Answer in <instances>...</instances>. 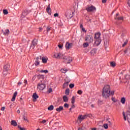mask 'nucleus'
Returning a JSON list of instances; mask_svg holds the SVG:
<instances>
[{"instance_id":"nucleus-1","label":"nucleus","mask_w":130,"mask_h":130,"mask_svg":"<svg viewBox=\"0 0 130 130\" xmlns=\"http://www.w3.org/2000/svg\"><path fill=\"white\" fill-rule=\"evenodd\" d=\"M110 91H111L110 86L108 85H105L102 90L103 97L106 99L109 98V96H110Z\"/></svg>"},{"instance_id":"nucleus-2","label":"nucleus","mask_w":130,"mask_h":130,"mask_svg":"<svg viewBox=\"0 0 130 130\" xmlns=\"http://www.w3.org/2000/svg\"><path fill=\"white\" fill-rule=\"evenodd\" d=\"M62 59L65 63H71L73 61V58L70 56H63Z\"/></svg>"},{"instance_id":"nucleus-3","label":"nucleus","mask_w":130,"mask_h":130,"mask_svg":"<svg viewBox=\"0 0 130 130\" xmlns=\"http://www.w3.org/2000/svg\"><path fill=\"white\" fill-rule=\"evenodd\" d=\"M126 115H125V113L124 112H123V116L124 120H127L128 122L130 124V111H128L126 113Z\"/></svg>"},{"instance_id":"nucleus-4","label":"nucleus","mask_w":130,"mask_h":130,"mask_svg":"<svg viewBox=\"0 0 130 130\" xmlns=\"http://www.w3.org/2000/svg\"><path fill=\"white\" fill-rule=\"evenodd\" d=\"M64 55L61 53H55L53 57L57 59H62Z\"/></svg>"},{"instance_id":"nucleus-5","label":"nucleus","mask_w":130,"mask_h":130,"mask_svg":"<svg viewBox=\"0 0 130 130\" xmlns=\"http://www.w3.org/2000/svg\"><path fill=\"white\" fill-rule=\"evenodd\" d=\"M94 40V38H93V36L91 35H87L85 37V41L87 42V43H92Z\"/></svg>"},{"instance_id":"nucleus-6","label":"nucleus","mask_w":130,"mask_h":130,"mask_svg":"<svg viewBox=\"0 0 130 130\" xmlns=\"http://www.w3.org/2000/svg\"><path fill=\"white\" fill-rule=\"evenodd\" d=\"M87 118V115H79L77 118V122H79V123H81L84 119H86Z\"/></svg>"},{"instance_id":"nucleus-7","label":"nucleus","mask_w":130,"mask_h":130,"mask_svg":"<svg viewBox=\"0 0 130 130\" xmlns=\"http://www.w3.org/2000/svg\"><path fill=\"white\" fill-rule=\"evenodd\" d=\"M45 84L43 83L42 82L41 83H39L37 85V89L38 90H40V91H42L45 89Z\"/></svg>"},{"instance_id":"nucleus-8","label":"nucleus","mask_w":130,"mask_h":130,"mask_svg":"<svg viewBox=\"0 0 130 130\" xmlns=\"http://www.w3.org/2000/svg\"><path fill=\"white\" fill-rule=\"evenodd\" d=\"M86 10H87V12H92L96 11V7L91 6H88L86 8Z\"/></svg>"},{"instance_id":"nucleus-9","label":"nucleus","mask_w":130,"mask_h":130,"mask_svg":"<svg viewBox=\"0 0 130 130\" xmlns=\"http://www.w3.org/2000/svg\"><path fill=\"white\" fill-rule=\"evenodd\" d=\"M69 78H66V82H65L63 84V89H66V88L67 87H68V86H69V83L71 82V79H69Z\"/></svg>"},{"instance_id":"nucleus-10","label":"nucleus","mask_w":130,"mask_h":130,"mask_svg":"<svg viewBox=\"0 0 130 130\" xmlns=\"http://www.w3.org/2000/svg\"><path fill=\"white\" fill-rule=\"evenodd\" d=\"M67 19H72L74 16V12H68L66 14Z\"/></svg>"},{"instance_id":"nucleus-11","label":"nucleus","mask_w":130,"mask_h":130,"mask_svg":"<svg viewBox=\"0 0 130 130\" xmlns=\"http://www.w3.org/2000/svg\"><path fill=\"white\" fill-rule=\"evenodd\" d=\"M115 20H118V21H123V17H119V14L117 13L115 16Z\"/></svg>"},{"instance_id":"nucleus-12","label":"nucleus","mask_w":130,"mask_h":130,"mask_svg":"<svg viewBox=\"0 0 130 130\" xmlns=\"http://www.w3.org/2000/svg\"><path fill=\"white\" fill-rule=\"evenodd\" d=\"M9 70H10V64L7 63L4 65V72H8Z\"/></svg>"},{"instance_id":"nucleus-13","label":"nucleus","mask_w":130,"mask_h":130,"mask_svg":"<svg viewBox=\"0 0 130 130\" xmlns=\"http://www.w3.org/2000/svg\"><path fill=\"white\" fill-rule=\"evenodd\" d=\"M65 46L66 49L69 50L70 48H72V46H73V43H69V42H67Z\"/></svg>"},{"instance_id":"nucleus-14","label":"nucleus","mask_w":130,"mask_h":130,"mask_svg":"<svg viewBox=\"0 0 130 130\" xmlns=\"http://www.w3.org/2000/svg\"><path fill=\"white\" fill-rule=\"evenodd\" d=\"M38 98H39V96H38L37 93H34L32 94V99H33L32 101H34V102H36V101L38 99Z\"/></svg>"},{"instance_id":"nucleus-15","label":"nucleus","mask_w":130,"mask_h":130,"mask_svg":"<svg viewBox=\"0 0 130 130\" xmlns=\"http://www.w3.org/2000/svg\"><path fill=\"white\" fill-rule=\"evenodd\" d=\"M95 41L94 43V46H98L101 43V39H95Z\"/></svg>"},{"instance_id":"nucleus-16","label":"nucleus","mask_w":130,"mask_h":130,"mask_svg":"<svg viewBox=\"0 0 130 130\" xmlns=\"http://www.w3.org/2000/svg\"><path fill=\"white\" fill-rule=\"evenodd\" d=\"M109 45V39H105L104 40V46L105 48H107L108 46Z\"/></svg>"},{"instance_id":"nucleus-17","label":"nucleus","mask_w":130,"mask_h":130,"mask_svg":"<svg viewBox=\"0 0 130 130\" xmlns=\"http://www.w3.org/2000/svg\"><path fill=\"white\" fill-rule=\"evenodd\" d=\"M38 80H40L41 83H42L44 80V76L39 75L37 76Z\"/></svg>"},{"instance_id":"nucleus-18","label":"nucleus","mask_w":130,"mask_h":130,"mask_svg":"<svg viewBox=\"0 0 130 130\" xmlns=\"http://www.w3.org/2000/svg\"><path fill=\"white\" fill-rule=\"evenodd\" d=\"M17 95H18V91H15L13 94V96L11 99V101L12 102H14V101H15V100H16V97H17Z\"/></svg>"},{"instance_id":"nucleus-19","label":"nucleus","mask_w":130,"mask_h":130,"mask_svg":"<svg viewBox=\"0 0 130 130\" xmlns=\"http://www.w3.org/2000/svg\"><path fill=\"white\" fill-rule=\"evenodd\" d=\"M40 59H42V61L43 63H46L47 62V60L48 59L45 57H42L41 58V57H40Z\"/></svg>"},{"instance_id":"nucleus-20","label":"nucleus","mask_w":130,"mask_h":130,"mask_svg":"<svg viewBox=\"0 0 130 130\" xmlns=\"http://www.w3.org/2000/svg\"><path fill=\"white\" fill-rule=\"evenodd\" d=\"M46 11L49 15H51V9H50V4L48 6Z\"/></svg>"},{"instance_id":"nucleus-21","label":"nucleus","mask_w":130,"mask_h":130,"mask_svg":"<svg viewBox=\"0 0 130 130\" xmlns=\"http://www.w3.org/2000/svg\"><path fill=\"white\" fill-rule=\"evenodd\" d=\"M63 110V107L62 106H59L58 108L56 109V111L57 112H60V111H62Z\"/></svg>"},{"instance_id":"nucleus-22","label":"nucleus","mask_w":130,"mask_h":130,"mask_svg":"<svg viewBox=\"0 0 130 130\" xmlns=\"http://www.w3.org/2000/svg\"><path fill=\"white\" fill-rule=\"evenodd\" d=\"M36 59L37 60L36 61L35 66L37 67V66H39V64H40V60L39 59V57H37Z\"/></svg>"},{"instance_id":"nucleus-23","label":"nucleus","mask_w":130,"mask_h":130,"mask_svg":"<svg viewBox=\"0 0 130 130\" xmlns=\"http://www.w3.org/2000/svg\"><path fill=\"white\" fill-rule=\"evenodd\" d=\"M100 35H101L100 33H99V32L95 34V35H94V39H101L100 38Z\"/></svg>"},{"instance_id":"nucleus-24","label":"nucleus","mask_w":130,"mask_h":130,"mask_svg":"<svg viewBox=\"0 0 130 130\" xmlns=\"http://www.w3.org/2000/svg\"><path fill=\"white\" fill-rule=\"evenodd\" d=\"M11 124L13 126H17V125H18V124H17V121H16L15 120L11 121Z\"/></svg>"},{"instance_id":"nucleus-25","label":"nucleus","mask_w":130,"mask_h":130,"mask_svg":"<svg viewBox=\"0 0 130 130\" xmlns=\"http://www.w3.org/2000/svg\"><path fill=\"white\" fill-rule=\"evenodd\" d=\"M110 66L112 68H115V66H116V63H115V62L112 61V62H110Z\"/></svg>"},{"instance_id":"nucleus-26","label":"nucleus","mask_w":130,"mask_h":130,"mask_svg":"<svg viewBox=\"0 0 130 130\" xmlns=\"http://www.w3.org/2000/svg\"><path fill=\"white\" fill-rule=\"evenodd\" d=\"M63 101L64 102H68L69 101V98L67 95H64L63 96Z\"/></svg>"},{"instance_id":"nucleus-27","label":"nucleus","mask_w":130,"mask_h":130,"mask_svg":"<svg viewBox=\"0 0 130 130\" xmlns=\"http://www.w3.org/2000/svg\"><path fill=\"white\" fill-rule=\"evenodd\" d=\"M4 35H5L6 36H8L9 35V34L10 33V30L9 29H6L4 32H3Z\"/></svg>"},{"instance_id":"nucleus-28","label":"nucleus","mask_w":130,"mask_h":130,"mask_svg":"<svg viewBox=\"0 0 130 130\" xmlns=\"http://www.w3.org/2000/svg\"><path fill=\"white\" fill-rule=\"evenodd\" d=\"M96 49H93L90 52L91 55H95V54H96Z\"/></svg>"},{"instance_id":"nucleus-29","label":"nucleus","mask_w":130,"mask_h":130,"mask_svg":"<svg viewBox=\"0 0 130 130\" xmlns=\"http://www.w3.org/2000/svg\"><path fill=\"white\" fill-rule=\"evenodd\" d=\"M120 102H121L122 104H124V103H125V98H121Z\"/></svg>"},{"instance_id":"nucleus-30","label":"nucleus","mask_w":130,"mask_h":130,"mask_svg":"<svg viewBox=\"0 0 130 130\" xmlns=\"http://www.w3.org/2000/svg\"><path fill=\"white\" fill-rule=\"evenodd\" d=\"M53 108H54V107L53 105H50L48 108V110H49L51 111V110H53Z\"/></svg>"},{"instance_id":"nucleus-31","label":"nucleus","mask_w":130,"mask_h":130,"mask_svg":"<svg viewBox=\"0 0 130 130\" xmlns=\"http://www.w3.org/2000/svg\"><path fill=\"white\" fill-rule=\"evenodd\" d=\"M124 53H129L130 54V47L127 48L124 51Z\"/></svg>"},{"instance_id":"nucleus-32","label":"nucleus","mask_w":130,"mask_h":130,"mask_svg":"<svg viewBox=\"0 0 130 130\" xmlns=\"http://www.w3.org/2000/svg\"><path fill=\"white\" fill-rule=\"evenodd\" d=\"M33 45H34L35 46H36V45H37V40H34L32 42V44Z\"/></svg>"},{"instance_id":"nucleus-33","label":"nucleus","mask_w":130,"mask_h":130,"mask_svg":"<svg viewBox=\"0 0 130 130\" xmlns=\"http://www.w3.org/2000/svg\"><path fill=\"white\" fill-rule=\"evenodd\" d=\"M3 14L4 15H8V14H9V12L8 11V10L4 9L3 10Z\"/></svg>"},{"instance_id":"nucleus-34","label":"nucleus","mask_w":130,"mask_h":130,"mask_svg":"<svg viewBox=\"0 0 130 130\" xmlns=\"http://www.w3.org/2000/svg\"><path fill=\"white\" fill-rule=\"evenodd\" d=\"M60 72L63 74H66V73L68 72V70L62 69H61Z\"/></svg>"},{"instance_id":"nucleus-35","label":"nucleus","mask_w":130,"mask_h":130,"mask_svg":"<svg viewBox=\"0 0 130 130\" xmlns=\"http://www.w3.org/2000/svg\"><path fill=\"white\" fill-rule=\"evenodd\" d=\"M65 94L66 95H69V94H70V89H69V88L66 89V90L65 91Z\"/></svg>"},{"instance_id":"nucleus-36","label":"nucleus","mask_w":130,"mask_h":130,"mask_svg":"<svg viewBox=\"0 0 130 130\" xmlns=\"http://www.w3.org/2000/svg\"><path fill=\"white\" fill-rule=\"evenodd\" d=\"M103 126L105 129H108V124L105 123V124H104Z\"/></svg>"},{"instance_id":"nucleus-37","label":"nucleus","mask_w":130,"mask_h":130,"mask_svg":"<svg viewBox=\"0 0 130 130\" xmlns=\"http://www.w3.org/2000/svg\"><path fill=\"white\" fill-rule=\"evenodd\" d=\"M88 46H89V43L86 42L83 44V47L85 48V47H88Z\"/></svg>"},{"instance_id":"nucleus-38","label":"nucleus","mask_w":130,"mask_h":130,"mask_svg":"<svg viewBox=\"0 0 130 130\" xmlns=\"http://www.w3.org/2000/svg\"><path fill=\"white\" fill-rule=\"evenodd\" d=\"M125 80H129L130 79V75H126L124 77Z\"/></svg>"},{"instance_id":"nucleus-39","label":"nucleus","mask_w":130,"mask_h":130,"mask_svg":"<svg viewBox=\"0 0 130 130\" xmlns=\"http://www.w3.org/2000/svg\"><path fill=\"white\" fill-rule=\"evenodd\" d=\"M75 100H76V99H75V96H73L72 98L71 103L72 104H75Z\"/></svg>"},{"instance_id":"nucleus-40","label":"nucleus","mask_w":130,"mask_h":130,"mask_svg":"<svg viewBox=\"0 0 130 130\" xmlns=\"http://www.w3.org/2000/svg\"><path fill=\"white\" fill-rule=\"evenodd\" d=\"M40 73H44L45 74H47L48 73V70H41L40 71Z\"/></svg>"},{"instance_id":"nucleus-41","label":"nucleus","mask_w":130,"mask_h":130,"mask_svg":"<svg viewBox=\"0 0 130 130\" xmlns=\"http://www.w3.org/2000/svg\"><path fill=\"white\" fill-rule=\"evenodd\" d=\"M69 87H70V88H71V89H73V88H74L75 87V84H70L69 85Z\"/></svg>"},{"instance_id":"nucleus-42","label":"nucleus","mask_w":130,"mask_h":130,"mask_svg":"<svg viewBox=\"0 0 130 130\" xmlns=\"http://www.w3.org/2000/svg\"><path fill=\"white\" fill-rule=\"evenodd\" d=\"M98 104H99V105H102V104H103V102L101 100H99Z\"/></svg>"},{"instance_id":"nucleus-43","label":"nucleus","mask_w":130,"mask_h":130,"mask_svg":"<svg viewBox=\"0 0 130 130\" xmlns=\"http://www.w3.org/2000/svg\"><path fill=\"white\" fill-rule=\"evenodd\" d=\"M78 94H79V95H82V94L83 93V91L79 90L77 91Z\"/></svg>"},{"instance_id":"nucleus-44","label":"nucleus","mask_w":130,"mask_h":130,"mask_svg":"<svg viewBox=\"0 0 130 130\" xmlns=\"http://www.w3.org/2000/svg\"><path fill=\"white\" fill-rule=\"evenodd\" d=\"M112 101H113V102H117V100L115 99V98L112 97L111 99Z\"/></svg>"},{"instance_id":"nucleus-45","label":"nucleus","mask_w":130,"mask_h":130,"mask_svg":"<svg viewBox=\"0 0 130 130\" xmlns=\"http://www.w3.org/2000/svg\"><path fill=\"white\" fill-rule=\"evenodd\" d=\"M27 15V13H23L22 15H21V18H24V17H26Z\"/></svg>"},{"instance_id":"nucleus-46","label":"nucleus","mask_w":130,"mask_h":130,"mask_svg":"<svg viewBox=\"0 0 130 130\" xmlns=\"http://www.w3.org/2000/svg\"><path fill=\"white\" fill-rule=\"evenodd\" d=\"M51 30V27L48 26L47 27V32H49Z\"/></svg>"},{"instance_id":"nucleus-47","label":"nucleus","mask_w":130,"mask_h":130,"mask_svg":"<svg viewBox=\"0 0 130 130\" xmlns=\"http://www.w3.org/2000/svg\"><path fill=\"white\" fill-rule=\"evenodd\" d=\"M126 44H127V41L124 42V43L122 44V47H124V46H125V45H126Z\"/></svg>"},{"instance_id":"nucleus-48","label":"nucleus","mask_w":130,"mask_h":130,"mask_svg":"<svg viewBox=\"0 0 130 130\" xmlns=\"http://www.w3.org/2000/svg\"><path fill=\"white\" fill-rule=\"evenodd\" d=\"M107 120H108V123L109 125L111 126V125H112V123L111 122V121H109L108 119H107Z\"/></svg>"},{"instance_id":"nucleus-49","label":"nucleus","mask_w":130,"mask_h":130,"mask_svg":"<svg viewBox=\"0 0 130 130\" xmlns=\"http://www.w3.org/2000/svg\"><path fill=\"white\" fill-rule=\"evenodd\" d=\"M35 47V46L31 44L30 47V49H34Z\"/></svg>"},{"instance_id":"nucleus-50","label":"nucleus","mask_w":130,"mask_h":130,"mask_svg":"<svg viewBox=\"0 0 130 130\" xmlns=\"http://www.w3.org/2000/svg\"><path fill=\"white\" fill-rule=\"evenodd\" d=\"M64 107H66L67 108H69V104L66 103L64 104Z\"/></svg>"},{"instance_id":"nucleus-51","label":"nucleus","mask_w":130,"mask_h":130,"mask_svg":"<svg viewBox=\"0 0 130 130\" xmlns=\"http://www.w3.org/2000/svg\"><path fill=\"white\" fill-rule=\"evenodd\" d=\"M48 92L49 93H51L52 92V88H50L48 89Z\"/></svg>"},{"instance_id":"nucleus-52","label":"nucleus","mask_w":130,"mask_h":130,"mask_svg":"<svg viewBox=\"0 0 130 130\" xmlns=\"http://www.w3.org/2000/svg\"><path fill=\"white\" fill-rule=\"evenodd\" d=\"M23 118L24 120H25V121H27V122H28V121H29L28 120V119H27V118L25 117V116H23Z\"/></svg>"},{"instance_id":"nucleus-53","label":"nucleus","mask_w":130,"mask_h":130,"mask_svg":"<svg viewBox=\"0 0 130 130\" xmlns=\"http://www.w3.org/2000/svg\"><path fill=\"white\" fill-rule=\"evenodd\" d=\"M110 95H114V91H111L110 92Z\"/></svg>"},{"instance_id":"nucleus-54","label":"nucleus","mask_w":130,"mask_h":130,"mask_svg":"<svg viewBox=\"0 0 130 130\" xmlns=\"http://www.w3.org/2000/svg\"><path fill=\"white\" fill-rule=\"evenodd\" d=\"M5 109H6V107H2V108H1V110L2 111H5Z\"/></svg>"},{"instance_id":"nucleus-55","label":"nucleus","mask_w":130,"mask_h":130,"mask_svg":"<svg viewBox=\"0 0 130 130\" xmlns=\"http://www.w3.org/2000/svg\"><path fill=\"white\" fill-rule=\"evenodd\" d=\"M24 84H25V85H27V84H28V81H27V80L25 79L24 81Z\"/></svg>"},{"instance_id":"nucleus-56","label":"nucleus","mask_w":130,"mask_h":130,"mask_svg":"<svg viewBox=\"0 0 130 130\" xmlns=\"http://www.w3.org/2000/svg\"><path fill=\"white\" fill-rule=\"evenodd\" d=\"M106 2H107V0H102V3L103 4H105V3H106Z\"/></svg>"},{"instance_id":"nucleus-57","label":"nucleus","mask_w":130,"mask_h":130,"mask_svg":"<svg viewBox=\"0 0 130 130\" xmlns=\"http://www.w3.org/2000/svg\"><path fill=\"white\" fill-rule=\"evenodd\" d=\"M54 17H58V13H55L54 14Z\"/></svg>"},{"instance_id":"nucleus-58","label":"nucleus","mask_w":130,"mask_h":130,"mask_svg":"<svg viewBox=\"0 0 130 130\" xmlns=\"http://www.w3.org/2000/svg\"><path fill=\"white\" fill-rule=\"evenodd\" d=\"M58 47H59V48H62V45H58Z\"/></svg>"},{"instance_id":"nucleus-59","label":"nucleus","mask_w":130,"mask_h":130,"mask_svg":"<svg viewBox=\"0 0 130 130\" xmlns=\"http://www.w3.org/2000/svg\"><path fill=\"white\" fill-rule=\"evenodd\" d=\"M75 107H76V106H75V104H72L71 108H75Z\"/></svg>"},{"instance_id":"nucleus-60","label":"nucleus","mask_w":130,"mask_h":130,"mask_svg":"<svg viewBox=\"0 0 130 130\" xmlns=\"http://www.w3.org/2000/svg\"><path fill=\"white\" fill-rule=\"evenodd\" d=\"M41 122L42 123H45L46 122V120H43Z\"/></svg>"},{"instance_id":"nucleus-61","label":"nucleus","mask_w":130,"mask_h":130,"mask_svg":"<svg viewBox=\"0 0 130 130\" xmlns=\"http://www.w3.org/2000/svg\"><path fill=\"white\" fill-rule=\"evenodd\" d=\"M82 30L83 31V32H86V29H85V28H82Z\"/></svg>"},{"instance_id":"nucleus-62","label":"nucleus","mask_w":130,"mask_h":130,"mask_svg":"<svg viewBox=\"0 0 130 130\" xmlns=\"http://www.w3.org/2000/svg\"><path fill=\"white\" fill-rule=\"evenodd\" d=\"M90 129H91V130H97V128H95V127H94V128H91Z\"/></svg>"},{"instance_id":"nucleus-63","label":"nucleus","mask_w":130,"mask_h":130,"mask_svg":"<svg viewBox=\"0 0 130 130\" xmlns=\"http://www.w3.org/2000/svg\"><path fill=\"white\" fill-rule=\"evenodd\" d=\"M20 85H22V82H19L18 83V86H20Z\"/></svg>"},{"instance_id":"nucleus-64","label":"nucleus","mask_w":130,"mask_h":130,"mask_svg":"<svg viewBox=\"0 0 130 130\" xmlns=\"http://www.w3.org/2000/svg\"><path fill=\"white\" fill-rule=\"evenodd\" d=\"M80 28L81 29H83V28H84V27L83 26V24L80 25Z\"/></svg>"}]
</instances>
